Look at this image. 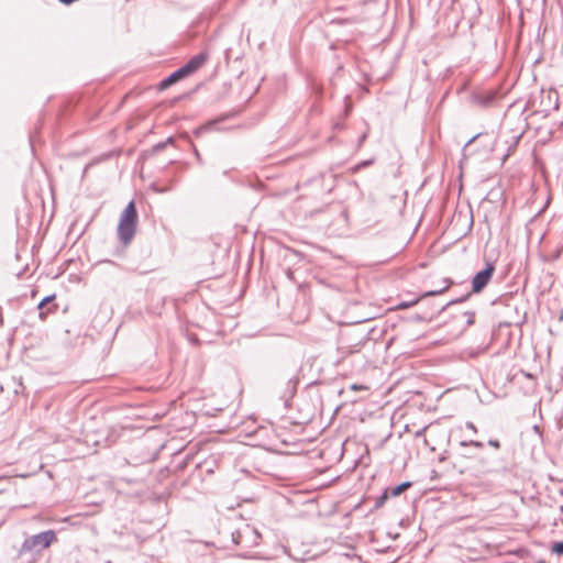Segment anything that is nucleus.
Listing matches in <instances>:
<instances>
[{
  "label": "nucleus",
  "mask_w": 563,
  "mask_h": 563,
  "mask_svg": "<svg viewBox=\"0 0 563 563\" xmlns=\"http://www.w3.org/2000/svg\"><path fill=\"white\" fill-rule=\"evenodd\" d=\"M443 283H444V286L442 288L427 291L421 295V298L429 297V296H438V295L442 294L443 291H445L446 289H449L450 286L452 285V280H450V279H444Z\"/></svg>",
  "instance_id": "ddd939ff"
},
{
  "label": "nucleus",
  "mask_w": 563,
  "mask_h": 563,
  "mask_svg": "<svg viewBox=\"0 0 563 563\" xmlns=\"http://www.w3.org/2000/svg\"><path fill=\"white\" fill-rule=\"evenodd\" d=\"M465 314L467 316V325H472L475 321V312H465Z\"/></svg>",
  "instance_id": "6ab92c4d"
},
{
  "label": "nucleus",
  "mask_w": 563,
  "mask_h": 563,
  "mask_svg": "<svg viewBox=\"0 0 563 563\" xmlns=\"http://www.w3.org/2000/svg\"><path fill=\"white\" fill-rule=\"evenodd\" d=\"M551 552L558 555L563 554V541L554 542L551 547Z\"/></svg>",
  "instance_id": "dca6fc26"
},
{
  "label": "nucleus",
  "mask_w": 563,
  "mask_h": 563,
  "mask_svg": "<svg viewBox=\"0 0 563 563\" xmlns=\"http://www.w3.org/2000/svg\"><path fill=\"white\" fill-rule=\"evenodd\" d=\"M410 486H411L410 482H404V483L397 485L396 487H387L386 490L390 498V497L399 496L401 493H404Z\"/></svg>",
  "instance_id": "9b49d317"
},
{
  "label": "nucleus",
  "mask_w": 563,
  "mask_h": 563,
  "mask_svg": "<svg viewBox=\"0 0 563 563\" xmlns=\"http://www.w3.org/2000/svg\"><path fill=\"white\" fill-rule=\"evenodd\" d=\"M372 163V161H365L363 163L360 164V166H367Z\"/></svg>",
  "instance_id": "b1692460"
},
{
  "label": "nucleus",
  "mask_w": 563,
  "mask_h": 563,
  "mask_svg": "<svg viewBox=\"0 0 563 563\" xmlns=\"http://www.w3.org/2000/svg\"><path fill=\"white\" fill-rule=\"evenodd\" d=\"M488 445H490L492 448H494L496 450L500 449V442L497 439L488 440Z\"/></svg>",
  "instance_id": "aec40b11"
},
{
  "label": "nucleus",
  "mask_w": 563,
  "mask_h": 563,
  "mask_svg": "<svg viewBox=\"0 0 563 563\" xmlns=\"http://www.w3.org/2000/svg\"><path fill=\"white\" fill-rule=\"evenodd\" d=\"M260 538L261 534L250 525H244L242 528L232 532L233 542L242 549H250L257 545Z\"/></svg>",
  "instance_id": "39448f33"
},
{
  "label": "nucleus",
  "mask_w": 563,
  "mask_h": 563,
  "mask_svg": "<svg viewBox=\"0 0 563 563\" xmlns=\"http://www.w3.org/2000/svg\"><path fill=\"white\" fill-rule=\"evenodd\" d=\"M137 228V211L134 201H130L120 216L118 238L123 245H129Z\"/></svg>",
  "instance_id": "f257e3e1"
},
{
  "label": "nucleus",
  "mask_w": 563,
  "mask_h": 563,
  "mask_svg": "<svg viewBox=\"0 0 563 563\" xmlns=\"http://www.w3.org/2000/svg\"><path fill=\"white\" fill-rule=\"evenodd\" d=\"M55 299V295H49L43 298L38 305L37 309L40 310L38 317L41 320H45L49 313H54L57 310V305L53 303Z\"/></svg>",
  "instance_id": "6e6552de"
},
{
  "label": "nucleus",
  "mask_w": 563,
  "mask_h": 563,
  "mask_svg": "<svg viewBox=\"0 0 563 563\" xmlns=\"http://www.w3.org/2000/svg\"><path fill=\"white\" fill-rule=\"evenodd\" d=\"M527 377L532 378L533 376L531 374H526Z\"/></svg>",
  "instance_id": "393cba45"
},
{
  "label": "nucleus",
  "mask_w": 563,
  "mask_h": 563,
  "mask_svg": "<svg viewBox=\"0 0 563 563\" xmlns=\"http://www.w3.org/2000/svg\"><path fill=\"white\" fill-rule=\"evenodd\" d=\"M56 541L57 537L54 530H46L37 534L26 537L18 551V555L21 558L26 553L40 554Z\"/></svg>",
  "instance_id": "f03ea898"
},
{
  "label": "nucleus",
  "mask_w": 563,
  "mask_h": 563,
  "mask_svg": "<svg viewBox=\"0 0 563 563\" xmlns=\"http://www.w3.org/2000/svg\"><path fill=\"white\" fill-rule=\"evenodd\" d=\"M299 379L296 375L287 377L286 387L280 394V399L287 404L296 394Z\"/></svg>",
  "instance_id": "1a4fd4ad"
},
{
  "label": "nucleus",
  "mask_w": 563,
  "mask_h": 563,
  "mask_svg": "<svg viewBox=\"0 0 563 563\" xmlns=\"http://www.w3.org/2000/svg\"><path fill=\"white\" fill-rule=\"evenodd\" d=\"M477 464V473L481 475H487L494 472V468L490 467L486 457H479Z\"/></svg>",
  "instance_id": "f8f14e48"
},
{
  "label": "nucleus",
  "mask_w": 563,
  "mask_h": 563,
  "mask_svg": "<svg viewBox=\"0 0 563 563\" xmlns=\"http://www.w3.org/2000/svg\"><path fill=\"white\" fill-rule=\"evenodd\" d=\"M59 2L64 3V4H71L73 2H75L76 0H58Z\"/></svg>",
  "instance_id": "5701e85b"
},
{
  "label": "nucleus",
  "mask_w": 563,
  "mask_h": 563,
  "mask_svg": "<svg viewBox=\"0 0 563 563\" xmlns=\"http://www.w3.org/2000/svg\"><path fill=\"white\" fill-rule=\"evenodd\" d=\"M468 297H470V294H467V295H466V296H464L463 298L455 299V300H451L448 305H452V303H456V302L464 301V300H466Z\"/></svg>",
  "instance_id": "4be33fe9"
},
{
  "label": "nucleus",
  "mask_w": 563,
  "mask_h": 563,
  "mask_svg": "<svg viewBox=\"0 0 563 563\" xmlns=\"http://www.w3.org/2000/svg\"><path fill=\"white\" fill-rule=\"evenodd\" d=\"M208 58L207 53H199L192 56L184 66L172 73L168 77L163 79L159 84L161 89H166L170 85L177 82L178 80L194 74L197 71L202 65L206 63Z\"/></svg>",
  "instance_id": "20e7f679"
},
{
  "label": "nucleus",
  "mask_w": 563,
  "mask_h": 563,
  "mask_svg": "<svg viewBox=\"0 0 563 563\" xmlns=\"http://www.w3.org/2000/svg\"><path fill=\"white\" fill-rule=\"evenodd\" d=\"M495 272V265L492 262H487L485 267L477 272L472 278V292H481L490 282Z\"/></svg>",
  "instance_id": "423d86ee"
},
{
  "label": "nucleus",
  "mask_w": 563,
  "mask_h": 563,
  "mask_svg": "<svg viewBox=\"0 0 563 563\" xmlns=\"http://www.w3.org/2000/svg\"><path fill=\"white\" fill-rule=\"evenodd\" d=\"M174 143V139L170 136L168 139H166L164 142H159L157 144H155L153 146V152L154 153H157V152H161L163 151L168 144H173Z\"/></svg>",
  "instance_id": "4468645a"
},
{
  "label": "nucleus",
  "mask_w": 563,
  "mask_h": 563,
  "mask_svg": "<svg viewBox=\"0 0 563 563\" xmlns=\"http://www.w3.org/2000/svg\"><path fill=\"white\" fill-rule=\"evenodd\" d=\"M361 351V344L357 343V344H354V345H349V346H340L338 349V358H336V362L335 364L336 365H340V364H343V362L352 354H355V353H358Z\"/></svg>",
  "instance_id": "9d476101"
},
{
  "label": "nucleus",
  "mask_w": 563,
  "mask_h": 563,
  "mask_svg": "<svg viewBox=\"0 0 563 563\" xmlns=\"http://www.w3.org/2000/svg\"><path fill=\"white\" fill-rule=\"evenodd\" d=\"M2 391V385L0 384V393Z\"/></svg>",
  "instance_id": "a878e982"
},
{
  "label": "nucleus",
  "mask_w": 563,
  "mask_h": 563,
  "mask_svg": "<svg viewBox=\"0 0 563 563\" xmlns=\"http://www.w3.org/2000/svg\"><path fill=\"white\" fill-rule=\"evenodd\" d=\"M351 389H353V390H365V389H367V387L364 386V385L353 384V385H351Z\"/></svg>",
  "instance_id": "412c9836"
},
{
  "label": "nucleus",
  "mask_w": 563,
  "mask_h": 563,
  "mask_svg": "<svg viewBox=\"0 0 563 563\" xmlns=\"http://www.w3.org/2000/svg\"><path fill=\"white\" fill-rule=\"evenodd\" d=\"M484 448V443L477 440H461L457 443V449L454 456L453 467L459 471V473L464 474L471 471V467L466 465L467 460L475 459L473 450H482Z\"/></svg>",
  "instance_id": "7ed1b4c3"
},
{
  "label": "nucleus",
  "mask_w": 563,
  "mask_h": 563,
  "mask_svg": "<svg viewBox=\"0 0 563 563\" xmlns=\"http://www.w3.org/2000/svg\"><path fill=\"white\" fill-rule=\"evenodd\" d=\"M389 498V495L387 494V490L385 489L383 494L376 499L375 501V508H380L384 506L386 500Z\"/></svg>",
  "instance_id": "2eb2a0df"
},
{
  "label": "nucleus",
  "mask_w": 563,
  "mask_h": 563,
  "mask_svg": "<svg viewBox=\"0 0 563 563\" xmlns=\"http://www.w3.org/2000/svg\"><path fill=\"white\" fill-rule=\"evenodd\" d=\"M419 301V299H416V300H412V301H400L398 305H397V308L398 309H407L413 305H416L417 302Z\"/></svg>",
  "instance_id": "f3484780"
},
{
  "label": "nucleus",
  "mask_w": 563,
  "mask_h": 563,
  "mask_svg": "<svg viewBox=\"0 0 563 563\" xmlns=\"http://www.w3.org/2000/svg\"><path fill=\"white\" fill-rule=\"evenodd\" d=\"M497 97L496 89L474 91L471 96V103L481 108H489L495 103Z\"/></svg>",
  "instance_id": "0eeeda50"
},
{
  "label": "nucleus",
  "mask_w": 563,
  "mask_h": 563,
  "mask_svg": "<svg viewBox=\"0 0 563 563\" xmlns=\"http://www.w3.org/2000/svg\"><path fill=\"white\" fill-rule=\"evenodd\" d=\"M465 429L470 430L474 434H476L478 432L476 426L473 422H471V421H467L465 423Z\"/></svg>",
  "instance_id": "a211bd4d"
}]
</instances>
